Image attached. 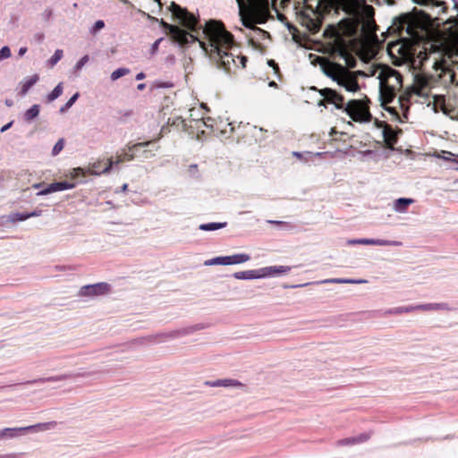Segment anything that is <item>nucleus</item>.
I'll list each match as a JSON object with an SVG mask.
<instances>
[{
  "mask_svg": "<svg viewBox=\"0 0 458 458\" xmlns=\"http://www.w3.org/2000/svg\"><path fill=\"white\" fill-rule=\"evenodd\" d=\"M204 40H198L201 48L216 64L227 73H234L238 68H245L247 57L231 52L234 46L233 35L225 30L221 21L210 20L203 29Z\"/></svg>",
  "mask_w": 458,
  "mask_h": 458,
  "instance_id": "1",
  "label": "nucleus"
},
{
  "mask_svg": "<svg viewBox=\"0 0 458 458\" xmlns=\"http://www.w3.org/2000/svg\"><path fill=\"white\" fill-rule=\"evenodd\" d=\"M380 98L383 104L391 103L396 92L403 88V76L396 70L386 67L379 74Z\"/></svg>",
  "mask_w": 458,
  "mask_h": 458,
  "instance_id": "2",
  "label": "nucleus"
},
{
  "mask_svg": "<svg viewBox=\"0 0 458 458\" xmlns=\"http://www.w3.org/2000/svg\"><path fill=\"white\" fill-rule=\"evenodd\" d=\"M325 73L339 86L349 92L360 90L357 74L337 63H329L325 68Z\"/></svg>",
  "mask_w": 458,
  "mask_h": 458,
  "instance_id": "3",
  "label": "nucleus"
},
{
  "mask_svg": "<svg viewBox=\"0 0 458 458\" xmlns=\"http://www.w3.org/2000/svg\"><path fill=\"white\" fill-rule=\"evenodd\" d=\"M370 100L368 97L361 99H351L345 103L343 109L348 116L356 123H369L372 120V114L369 110Z\"/></svg>",
  "mask_w": 458,
  "mask_h": 458,
  "instance_id": "4",
  "label": "nucleus"
},
{
  "mask_svg": "<svg viewBox=\"0 0 458 458\" xmlns=\"http://www.w3.org/2000/svg\"><path fill=\"white\" fill-rule=\"evenodd\" d=\"M291 267L287 266H275L267 267L257 270H247L234 273L233 276L236 279H255L266 276H273L280 274L290 272Z\"/></svg>",
  "mask_w": 458,
  "mask_h": 458,
  "instance_id": "5",
  "label": "nucleus"
},
{
  "mask_svg": "<svg viewBox=\"0 0 458 458\" xmlns=\"http://www.w3.org/2000/svg\"><path fill=\"white\" fill-rule=\"evenodd\" d=\"M169 10L171 11L174 18L178 19L181 24L190 30L191 32L198 33L200 28H198V19L187 9L181 7L174 2H172Z\"/></svg>",
  "mask_w": 458,
  "mask_h": 458,
  "instance_id": "6",
  "label": "nucleus"
},
{
  "mask_svg": "<svg viewBox=\"0 0 458 458\" xmlns=\"http://www.w3.org/2000/svg\"><path fill=\"white\" fill-rule=\"evenodd\" d=\"M310 89L318 91L322 97L318 100V106L327 107L328 105H333L338 110L344 109L345 106L344 97L335 89L331 88L318 89L316 87H311Z\"/></svg>",
  "mask_w": 458,
  "mask_h": 458,
  "instance_id": "7",
  "label": "nucleus"
},
{
  "mask_svg": "<svg viewBox=\"0 0 458 458\" xmlns=\"http://www.w3.org/2000/svg\"><path fill=\"white\" fill-rule=\"evenodd\" d=\"M442 49L440 47L436 45L430 46L429 53L420 52L419 54V57L421 59V65H424V63L428 60L432 59L433 64L432 67L436 71L440 70L442 72H445L447 70L446 61L444 57V54L442 53Z\"/></svg>",
  "mask_w": 458,
  "mask_h": 458,
  "instance_id": "8",
  "label": "nucleus"
},
{
  "mask_svg": "<svg viewBox=\"0 0 458 458\" xmlns=\"http://www.w3.org/2000/svg\"><path fill=\"white\" fill-rule=\"evenodd\" d=\"M160 25L162 26V28L168 31L173 40L181 46H185L189 42H195L199 40L197 36H195L194 34L187 32L186 30L179 28L178 26L171 25L164 20L160 21Z\"/></svg>",
  "mask_w": 458,
  "mask_h": 458,
  "instance_id": "9",
  "label": "nucleus"
},
{
  "mask_svg": "<svg viewBox=\"0 0 458 458\" xmlns=\"http://www.w3.org/2000/svg\"><path fill=\"white\" fill-rule=\"evenodd\" d=\"M250 259V255L245 253L234 254L232 256H225V257H216L211 259H208L204 261L205 266H213V265H235L242 264L247 262Z\"/></svg>",
  "mask_w": 458,
  "mask_h": 458,
  "instance_id": "10",
  "label": "nucleus"
},
{
  "mask_svg": "<svg viewBox=\"0 0 458 458\" xmlns=\"http://www.w3.org/2000/svg\"><path fill=\"white\" fill-rule=\"evenodd\" d=\"M55 422L50 423H39L37 425L21 427V428H5L0 430V440L14 438L18 436V432H27L39 428L40 430H46L49 428V426H53Z\"/></svg>",
  "mask_w": 458,
  "mask_h": 458,
  "instance_id": "11",
  "label": "nucleus"
},
{
  "mask_svg": "<svg viewBox=\"0 0 458 458\" xmlns=\"http://www.w3.org/2000/svg\"><path fill=\"white\" fill-rule=\"evenodd\" d=\"M306 8L310 9L314 17L308 13L301 15V25L305 26L310 32L315 34L319 31L322 21L319 14L311 7L306 4Z\"/></svg>",
  "mask_w": 458,
  "mask_h": 458,
  "instance_id": "12",
  "label": "nucleus"
},
{
  "mask_svg": "<svg viewBox=\"0 0 458 458\" xmlns=\"http://www.w3.org/2000/svg\"><path fill=\"white\" fill-rule=\"evenodd\" d=\"M435 82V77L424 72L417 73L414 77V88L418 95H424L425 91L431 88Z\"/></svg>",
  "mask_w": 458,
  "mask_h": 458,
  "instance_id": "13",
  "label": "nucleus"
},
{
  "mask_svg": "<svg viewBox=\"0 0 458 458\" xmlns=\"http://www.w3.org/2000/svg\"><path fill=\"white\" fill-rule=\"evenodd\" d=\"M110 292V285L107 283H98L94 284L84 285L80 289V296H98Z\"/></svg>",
  "mask_w": 458,
  "mask_h": 458,
  "instance_id": "14",
  "label": "nucleus"
},
{
  "mask_svg": "<svg viewBox=\"0 0 458 458\" xmlns=\"http://www.w3.org/2000/svg\"><path fill=\"white\" fill-rule=\"evenodd\" d=\"M359 22L352 19H344L339 22V29L347 37H353L357 34Z\"/></svg>",
  "mask_w": 458,
  "mask_h": 458,
  "instance_id": "15",
  "label": "nucleus"
},
{
  "mask_svg": "<svg viewBox=\"0 0 458 458\" xmlns=\"http://www.w3.org/2000/svg\"><path fill=\"white\" fill-rule=\"evenodd\" d=\"M383 126V137L386 148L393 149L394 145L397 142V134L391 125L385 122H381Z\"/></svg>",
  "mask_w": 458,
  "mask_h": 458,
  "instance_id": "16",
  "label": "nucleus"
},
{
  "mask_svg": "<svg viewBox=\"0 0 458 458\" xmlns=\"http://www.w3.org/2000/svg\"><path fill=\"white\" fill-rule=\"evenodd\" d=\"M74 183H70L67 182H53L49 184L47 187L41 190L38 194V195H47L55 191H61L64 190L72 189L74 187Z\"/></svg>",
  "mask_w": 458,
  "mask_h": 458,
  "instance_id": "17",
  "label": "nucleus"
},
{
  "mask_svg": "<svg viewBox=\"0 0 458 458\" xmlns=\"http://www.w3.org/2000/svg\"><path fill=\"white\" fill-rule=\"evenodd\" d=\"M132 159H133V155L127 153V152H123L121 155H118L116 157L115 160H113L112 158H108L106 160V166L102 170V173H108L114 165H118V164L125 162V161H131Z\"/></svg>",
  "mask_w": 458,
  "mask_h": 458,
  "instance_id": "18",
  "label": "nucleus"
},
{
  "mask_svg": "<svg viewBox=\"0 0 458 458\" xmlns=\"http://www.w3.org/2000/svg\"><path fill=\"white\" fill-rule=\"evenodd\" d=\"M412 22V16L410 13H405L399 17H396L394 19V25H395L397 27V30H403L406 26V29L409 31L411 29Z\"/></svg>",
  "mask_w": 458,
  "mask_h": 458,
  "instance_id": "19",
  "label": "nucleus"
},
{
  "mask_svg": "<svg viewBox=\"0 0 458 458\" xmlns=\"http://www.w3.org/2000/svg\"><path fill=\"white\" fill-rule=\"evenodd\" d=\"M41 213V210H36L30 213H12L8 216V221L14 224L16 222L25 221L33 216H39Z\"/></svg>",
  "mask_w": 458,
  "mask_h": 458,
  "instance_id": "20",
  "label": "nucleus"
},
{
  "mask_svg": "<svg viewBox=\"0 0 458 458\" xmlns=\"http://www.w3.org/2000/svg\"><path fill=\"white\" fill-rule=\"evenodd\" d=\"M39 77L38 74H34L29 78H26L24 81H22L21 83H20V91H19V96L21 97H23L25 96L28 91L30 90V89L37 83V81H38Z\"/></svg>",
  "mask_w": 458,
  "mask_h": 458,
  "instance_id": "21",
  "label": "nucleus"
},
{
  "mask_svg": "<svg viewBox=\"0 0 458 458\" xmlns=\"http://www.w3.org/2000/svg\"><path fill=\"white\" fill-rule=\"evenodd\" d=\"M414 308H415V310H422V311L448 310L447 304H445V303L420 304V305L414 306Z\"/></svg>",
  "mask_w": 458,
  "mask_h": 458,
  "instance_id": "22",
  "label": "nucleus"
},
{
  "mask_svg": "<svg viewBox=\"0 0 458 458\" xmlns=\"http://www.w3.org/2000/svg\"><path fill=\"white\" fill-rule=\"evenodd\" d=\"M413 202V199L400 198L394 201V209L397 212L403 213L408 209V207Z\"/></svg>",
  "mask_w": 458,
  "mask_h": 458,
  "instance_id": "23",
  "label": "nucleus"
},
{
  "mask_svg": "<svg viewBox=\"0 0 458 458\" xmlns=\"http://www.w3.org/2000/svg\"><path fill=\"white\" fill-rule=\"evenodd\" d=\"M211 386H243V384L235 379H218L214 382H207Z\"/></svg>",
  "mask_w": 458,
  "mask_h": 458,
  "instance_id": "24",
  "label": "nucleus"
},
{
  "mask_svg": "<svg viewBox=\"0 0 458 458\" xmlns=\"http://www.w3.org/2000/svg\"><path fill=\"white\" fill-rule=\"evenodd\" d=\"M40 107L38 105H33L24 114V119L27 122H31L33 119L38 116Z\"/></svg>",
  "mask_w": 458,
  "mask_h": 458,
  "instance_id": "25",
  "label": "nucleus"
},
{
  "mask_svg": "<svg viewBox=\"0 0 458 458\" xmlns=\"http://www.w3.org/2000/svg\"><path fill=\"white\" fill-rule=\"evenodd\" d=\"M350 244H364V245H385L386 242L380 240H373V239H360V240H352L349 242Z\"/></svg>",
  "mask_w": 458,
  "mask_h": 458,
  "instance_id": "26",
  "label": "nucleus"
},
{
  "mask_svg": "<svg viewBox=\"0 0 458 458\" xmlns=\"http://www.w3.org/2000/svg\"><path fill=\"white\" fill-rule=\"evenodd\" d=\"M226 225V223H208L199 225V229L203 231H214L223 228Z\"/></svg>",
  "mask_w": 458,
  "mask_h": 458,
  "instance_id": "27",
  "label": "nucleus"
},
{
  "mask_svg": "<svg viewBox=\"0 0 458 458\" xmlns=\"http://www.w3.org/2000/svg\"><path fill=\"white\" fill-rule=\"evenodd\" d=\"M63 94V83L60 82L47 96V101L52 102Z\"/></svg>",
  "mask_w": 458,
  "mask_h": 458,
  "instance_id": "28",
  "label": "nucleus"
},
{
  "mask_svg": "<svg viewBox=\"0 0 458 458\" xmlns=\"http://www.w3.org/2000/svg\"><path fill=\"white\" fill-rule=\"evenodd\" d=\"M129 73H130V70L128 68H119V69H116L115 71H114L111 73V80L112 81H116L119 78H121L123 76H125V75H127Z\"/></svg>",
  "mask_w": 458,
  "mask_h": 458,
  "instance_id": "29",
  "label": "nucleus"
},
{
  "mask_svg": "<svg viewBox=\"0 0 458 458\" xmlns=\"http://www.w3.org/2000/svg\"><path fill=\"white\" fill-rule=\"evenodd\" d=\"M415 311L414 306L398 307L388 311L389 314L410 313Z\"/></svg>",
  "mask_w": 458,
  "mask_h": 458,
  "instance_id": "30",
  "label": "nucleus"
},
{
  "mask_svg": "<svg viewBox=\"0 0 458 458\" xmlns=\"http://www.w3.org/2000/svg\"><path fill=\"white\" fill-rule=\"evenodd\" d=\"M326 282L335 283V284H361L366 281L365 280L334 278V279L327 280Z\"/></svg>",
  "mask_w": 458,
  "mask_h": 458,
  "instance_id": "31",
  "label": "nucleus"
},
{
  "mask_svg": "<svg viewBox=\"0 0 458 458\" xmlns=\"http://www.w3.org/2000/svg\"><path fill=\"white\" fill-rule=\"evenodd\" d=\"M372 436V432H365L361 433L359 436L353 437L355 440V445L362 444L364 442H367Z\"/></svg>",
  "mask_w": 458,
  "mask_h": 458,
  "instance_id": "32",
  "label": "nucleus"
},
{
  "mask_svg": "<svg viewBox=\"0 0 458 458\" xmlns=\"http://www.w3.org/2000/svg\"><path fill=\"white\" fill-rule=\"evenodd\" d=\"M63 55H64L63 50H61V49L55 50L53 56L49 59L50 65L51 66L55 65L62 59Z\"/></svg>",
  "mask_w": 458,
  "mask_h": 458,
  "instance_id": "33",
  "label": "nucleus"
},
{
  "mask_svg": "<svg viewBox=\"0 0 458 458\" xmlns=\"http://www.w3.org/2000/svg\"><path fill=\"white\" fill-rule=\"evenodd\" d=\"M67 378H69V376H67V375H60V376H56V377H47V378H39V379L35 380L34 382L45 383V382H50V381L65 380Z\"/></svg>",
  "mask_w": 458,
  "mask_h": 458,
  "instance_id": "34",
  "label": "nucleus"
},
{
  "mask_svg": "<svg viewBox=\"0 0 458 458\" xmlns=\"http://www.w3.org/2000/svg\"><path fill=\"white\" fill-rule=\"evenodd\" d=\"M79 93H75L61 108L60 112L64 113L68 110L79 98Z\"/></svg>",
  "mask_w": 458,
  "mask_h": 458,
  "instance_id": "35",
  "label": "nucleus"
},
{
  "mask_svg": "<svg viewBox=\"0 0 458 458\" xmlns=\"http://www.w3.org/2000/svg\"><path fill=\"white\" fill-rule=\"evenodd\" d=\"M64 139H60L56 143L55 145L54 146L53 149H52V155L53 156H56L58 155L64 148Z\"/></svg>",
  "mask_w": 458,
  "mask_h": 458,
  "instance_id": "36",
  "label": "nucleus"
},
{
  "mask_svg": "<svg viewBox=\"0 0 458 458\" xmlns=\"http://www.w3.org/2000/svg\"><path fill=\"white\" fill-rule=\"evenodd\" d=\"M354 445H355V440H354L353 437L339 439L336 442L337 446Z\"/></svg>",
  "mask_w": 458,
  "mask_h": 458,
  "instance_id": "37",
  "label": "nucleus"
},
{
  "mask_svg": "<svg viewBox=\"0 0 458 458\" xmlns=\"http://www.w3.org/2000/svg\"><path fill=\"white\" fill-rule=\"evenodd\" d=\"M11 56V50L9 47L4 46L0 49V61L9 58Z\"/></svg>",
  "mask_w": 458,
  "mask_h": 458,
  "instance_id": "38",
  "label": "nucleus"
},
{
  "mask_svg": "<svg viewBox=\"0 0 458 458\" xmlns=\"http://www.w3.org/2000/svg\"><path fill=\"white\" fill-rule=\"evenodd\" d=\"M413 2L419 4H423V5H428V4H435L437 6H440L442 5V2H439V1H434V0H413Z\"/></svg>",
  "mask_w": 458,
  "mask_h": 458,
  "instance_id": "39",
  "label": "nucleus"
},
{
  "mask_svg": "<svg viewBox=\"0 0 458 458\" xmlns=\"http://www.w3.org/2000/svg\"><path fill=\"white\" fill-rule=\"evenodd\" d=\"M88 61H89V56L88 55H84L76 64V68L77 69H81Z\"/></svg>",
  "mask_w": 458,
  "mask_h": 458,
  "instance_id": "40",
  "label": "nucleus"
},
{
  "mask_svg": "<svg viewBox=\"0 0 458 458\" xmlns=\"http://www.w3.org/2000/svg\"><path fill=\"white\" fill-rule=\"evenodd\" d=\"M104 26H105V23H104V21H101V20L97 21L95 22V24H94V28H93V29H94V31H98V30H99L103 29V28H104Z\"/></svg>",
  "mask_w": 458,
  "mask_h": 458,
  "instance_id": "41",
  "label": "nucleus"
},
{
  "mask_svg": "<svg viewBox=\"0 0 458 458\" xmlns=\"http://www.w3.org/2000/svg\"><path fill=\"white\" fill-rule=\"evenodd\" d=\"M161 40H162V38H159V39L156 40V41L153 43V45H152V47H151V53H152V54H154V53H156V52L157 51L158 47H159V43L161 42Z\"/></svg>",
  "mask_w": 458,
  "mask_h": 458,
  "instance_id": "42",
  "label": "nucleus"
},
{
  "mask_svg": "<svg viewBox=\"0 0 458 458\" xmlns=\"http://www.w3.org/2000/svg\"><path fill=\"white\" fill-rule=\"evenodd\" d=\"M13 122L11 121L10 123H8L7 124L4 125L2 128H1V131L4 132L5 131H7L8 129H10L13 125Z\"/></svg>",
  "mask_w": 458,
  "mask_h": 458,
  "instance_id": "43",
  "label": "nucleus"
},
{
  "mask_svg": "<svg viewBox=\"0 0 458 458\" xmlns=\"http://www.w3.org/2000/svg\"><path fill=\"white\" fill-rule=\"evenodd\" d=\"M0 458H18L16 454H8L4 455H0Z\"/></svg>",
  "mask_w": 458,
  "mask_h": 458,
  "instance_id": "44",
  "label": "nucleus"
},
{
  "mask_svg": "<svg viewBox=\"0 0 458 458\" xmlns=\"http://www.w3.org/2000/svg\"><path fill=\"white\" fill-rule=\"evenodd\" d=\"M267 64H268L269 66H271V67H273L275 69H277V70L279 69L277 64L274 60H269L267 62Z\"/></svg>",
  "mask_w": 458,
  "mask_h": 458,
  "instance_id": "45",
  "label": "nucleus"
},
{
  "mask_svg": "<svg viewBox=\"0 0 458 458\" xmlns=\"http://www.w3.org/2000/svg\"><path fill=\"white\" fill-rule=\"evenodd\" d=\"M27 50H28V49H27V47H21V48L19 49V55H20V56H22L23 55H25V54H26Z\"/></svg>",
  "mask_w": 458,
  "mask_h": 458,
  "instance_id": "46",
  "label": "nucleus"
},
{
  "mask_svg": "<svg viewBox=\"0 0 458 458\" xmlns=\"http://www.w3.org/2000/svg\"><path fill=\"white\" fill-rule=\"evenodd\" d=\"M267 222H268V223H270V224L277 225H284V224H285L284 222H282V221H276V220H269V221H267Z\"/></svg>",
  "mask_w": 458,
  "mask_h": 458,
  "instance_id": "47",
  "label": "nucleus"
},
{
  "mask_svg": "<svg viewBox=\"0 0 458 458\" xmlns=\"http://www.w3.org/2000/svg\"><path fill=\"white\" fill-rule=\"evenodd\" d=\"M144 78H145V73H143V72H140L136 75V80H138V81L143 80Z\"/></svg>",
  "mask_w": 458,
  "mask_h": 458,
  "instance_id": "48",
  "label": "nucleus"
},
{
  "mask_svg": "<svg viewBox=\"0 0 458 458\" xmlns=\"http://www.w3.org/2000/svg\"><path fill=\"white\" fill-rule=\"evenodd\" d=\"M403 101H408V97H405V96L400 97L399 102L401 103L402 106H403Z\"/></svg>",
  "mask_w": 458,
  "mask_h": 458,
  "instance_id": "49",
  "label": "nucleus"
},
{
  "mask_svg": "<svg viewBox=\"0 0 458 458\" xmlns=\"http://www.w3.org/2000/svg\"><path fill=\"white\" fill-rule=\"evenodd\" d=\"M145 87H146V85H145L144 83H140V84H139V85L137 86V89H138L139 90H142V89H145Z\"/></svg>",
  "mask_w": 458,
  "mask_h": 458,
  "instance_id": "50",
  "label": "nucleus"
},
{
  "mask_svg": "<svg viewBox=\"0 0 458 458\" xmlns=\"http://www.w3.org/2000/svg\"><path fill=\"white\" fill-rule=\"evenodd\" d=\"M41 186H42V184H41V183H37V184H34V185H33V187H34L35 189H39Z\"/></svg>",
  "mask_w": 458,
  "mask_h": 458,
  "instance_id": "51",
  "label": "nucleus"
},
{
  "mask_svg": "<svg viewBox=\"0 0 458 458\" xmlns=\"http://www.w3.org/2000/svg\"><path fill=\"white\" fill-rule=\"evenodd\" d=\"M293 155L299 158L301 157V154L299 152H293Z\"/></svg>",
  "mask_w": 458,
  "mask_h": 458,
  "instance_id": "52",
  "label": "nucleus"
},
{
  "mask_svg": "<svg viewBox=\"0 0 458 458\" xmlns=\"http://www.w3.org/2000/svg\"><path fill=\"white\" fill-rule=\"evenodd\" d=\"M5 104L8 106H11L13 105L12 101H9V100H6L5 101Z\"/></svg>",
  "mask_w": 458,
  "mask_h": 458,
  "instance_id": "53",
  "label": "nucleus"
},
{
  "mask_svg": "<svg viewBox=\"0 0 458 458\" xmlns=\"http://www.w3.org/2000/svg\"><path fill=\"white\" fill-rule=\"evenodd\" d=\"M269 85H270V86H276V83L275 81H271V82L269 83Z\"/></svg>",
  "mask_w": 458,
  "mask_h": 458,
  "instance_id": "54",
  "label": "nucleus"
}]
</instances>
